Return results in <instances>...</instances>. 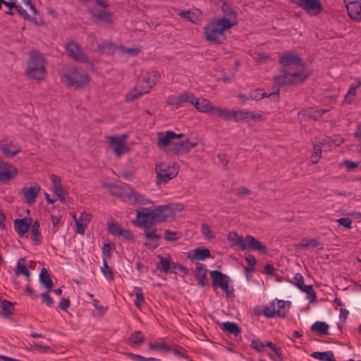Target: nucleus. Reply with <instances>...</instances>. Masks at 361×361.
Instances as JSON below:
<instances>
[{
    "mask_svg": "<svg viewBox=\"0 0 361 361\" xmlns=\"http://www.w3.org/2000/svg\"><path fill=\"white\" fill-rule=\"evenodd\" d=\"M281 74L273 78L276 86L299 85L303 82L310 73L300 57L295 54L287 52L279 59Z\"/></svg>",
    "mask_w": 361,
    "mask_h": 361,
    "instance_id": "1",
    "label": "nucleus"
},
{
    "mask_svg": "<svg viewBox=\"0 0 361 361\" xmlns=\"http://www.w3.org/2000/svg\"><path fill=\"white\" fill-rule=\"evenodd\" d=\"M176 215L175 210L169 204L158 206L154 209L149 208H140L136 209V216L138 218H144L152 220L153 223H161L171 221Z\"/></svg>",
    "mask_w": 361,
    "mask_h": 361,
    "instance_id": "2",
    "label": "nucleus"
},
{
    "mask_svg": "<svg viewBox=\"0 0 361 361\" xmlns=\"http://www.w3.org/2000/svg\"><path fill=\"white\" fill-rule=\"evenodd\" d=\"M232 28V25L226 20L214 18L204 27V34L208 41L221 44L225 40L224 32Z\"/></svg>",
    "mask_w": 361,
    "mask_h": 361,
    "instance_id": "3",
    "label": "nucleus"
},
{
    "mask_svg": "<svg viewBox=\"0 0 361 361\" xmlns=\"http://www.w3.org/2000/svg\"><path fill=\"white\" fill-rule=\"evenodd\" d=\"M46 73L45 61L43 56L37 51L30 52L26 74L29 78L37 80L44 78Z\"/></svg>",
    "mask_w": 361,
    "mask_h": 361,
    "instance_id": "4",
    "label": "nucleus"
},
{
    "mask_svg": "<svg viewBox=\"0 0 361 361\" xmlns=\"http://www.w3.org/2000/svg\"><path fill=\"white\" fill-rule=\"evenodd\" d=\"M62 80L67 86L82 88L89 83L90 77L85 73H80L75 67L68 66L63 68Z\"/></svg>",
    "mask_w": 361,
    "mask_h": 361,
    "instance_id": "5",
    "label": "nucleus"
},
{
    "mask_svg": "<svg viewBox=\"0 0 361 361\" xmlns=\"http://www.w3.org/2000/svg\"><path fill=\"white\" fill-rule=\"evenodd\" d=\"M158 79L159 73L157 71H153L147 73L139 80L137 89L139 88L140 90L137 93L128 94L126 95V99L128 101H133L137 99L140 95L147 93L152 87L156 85Z\"/></svg>",
    "mask_w": 361,
    "mask_h": 361,
    "instance_id": "6",
    "label": "nucleus"
},
{
    "mask_svg": "<svg viewBox=\"0 0 361 361\" xmlns=\"http://www.w3.org/2000/svg\"><path fill=\"white\" fill-rule=\"evenodd\" d=\"M179 166L176 163L169 164L160 162L156 164L157 184H164L176 177L178 173Z\"/></svg>",
    "mask_w": 361,
    "mask_h": 361,
    "instance_id": "7",
    "label": "nucleus"
},
{
    "mask_svg": "<svg viewBox=\"0 0 361 361\" xmlns=\"http://www.w3.org/2000/svg\"><path fill=\"white\" fill-rule=\"evenodd\" d=\"M289 309V302L275 299L269 305L264 307L262 312L267 318H285Z\"/></svg>",
    "mask_w": 361,
    "mask_h": 361,
    "instance_id": "8",
    "label": "nucleus"
},
{
    "mask_svg": "<svg viewBox=\"0 0 361 361\" xmlns=\"http://www.w3.org/2000/svg\"><path fill=\"white\" fill-rule=\"evenodd\" d=\"M212 279V285L214 288H220L226 295L231 296L233 293V288L229 287L230 278L217 270L209 271Z\"/></svg>",
    "mask_w": 361,
    "mask_h": 361,
    "instance_id": "9",
    "label": "nucleus"
},
{
    "mask_svg": "<svg viewBox=\"0 0 361 361\" xmlns=\"http://www.w3.org/2000/svg\"><path fill=\"white\" fill-rule=\"evenodd\" d=\"M127 137V134H123L118 137L107 136L106 137L110 147L114 151L116 157H121L123 154L127 152L128 147L126 144V140Z\"/></svg>",
    "mask_w": 361,
    "mask_h": 361,
    "instance_id": "10",
    "label": "nucleus"
},
{
    "mask_svg": "<svg viewBox=\"0 0 361 361\" xmlns=\"http://www.w3.org/2000/svg\"><path fill=\"white\" fill-rule=\"evenodd\" d=\"M133 223L137 227L144 228V235L147 239L156 241L161 239V236L156 233V229H151L154 224L152 220H147L142 217L138 218L137 216H136V219Z\"/></svg>",
    "mask_w": 361,
    "mask_h": 361,
    "instance_id": "11",
    "label": "nucleus"
},
{
    "mask_svg": "<svg viewBox=\"0 0 361 361\" xmlns=\"http://www.w3.org/2000/svg\"><path fill=\"white\" fill-rule=\"evenodd\" d=\"M66 50L68 56L73 60L80 63H87L88 61L87 54L78 43L75 42H68L66 46Z\"/></svg>",
    "mask_w": 361,
    "mask_h": 361,
    "instance_id": "12",
    "label": "nucleus"
},
{
    "mask_svg": "<svg viewBox=\"0 0 361 361\" xmlns=\"http://www.w3.org/2000/svg\"><path fill=\"white\" fill-rule=\"evenodd\" d=\"M18 169L12 164L0 158V182L7 183L18 174Z\"/></svg>",
    "mask_w": 361,
    "mask_h": 361,
    "instance_id": "13",
    "label": "nucleus"
},
{
    "mask_svg": "<svg viewBox=\"0 0 361 361\" xmlns=\"http://www.w3.org/2000/svg\"><path fill=\"white\" fill-rule=\"evenodd\" d=\"M296 4L312 16H317L323 10L322 4L319 0H297Z\"/></svg>",
    "mask_w": 361,
    "mask_h": 361,
    "instance_id": "14",
    "label": "nucleus"
},
{
    "mask_svg": "<svg viewBox=\"0 0 361 361\" xmlns=\"http://www.w3.org/2000/svg\"><path fill=\"white\" fill-rule=\"evenodd\" d=\"M296 4L312 16H317L323 10L322 4L319 0H297Z\"/></svg>",
    "mask_w": 361,
    "mask_h": 361,
    "instance_id": "15",
    "label": "nucleus"
},
{
    "mask_svg": "<svg viewBox=\"0 0 361 361\" xmlns=\"http://www.w3.org/2000/svg\"><path fill=\"white\" fill-rule=\"evenodd\" d=\"M183 133H176L173 131H166L165 133H158V142L157 145L161 149H166L169 152V149L171 147V143H174L172 142L174 139H179L183 137Z\"/></svg>",
    "mask_w": 361,
    "mask_h": 361,
    "instance_id": "16",
    "label": "nucleus"
},
{
    "mask_svg": "<svg viewBox=\"0 0 361 361\" xmlns=\"http://www.w3.org/2000/svg\"><path fill=\"white\" fill-rule=\"evenodd\" d=\"M197 142H192L189 139L171 143L169 152L179 155L185 154L196 147Z\"/></svg>",
    "mask_w": 361,
    "mask_h": 361,
    "instance_id": "17",
    "label": "nucleus"
},
{
    "mask_svg": "<svg viewBox=\"0 0 361 361\" xmlns=\"http://www.w3.org/2000/svg\"><path fill=\"white\" fill-rule=\"evenodd\" d=\"M193 95L190 92H184L178 96H169L167 99V104L176 109H178L183 106L185 103L192 104Z\"/></svg>",
    "mask_w": 361,
    "mask_h": 361,
    "instance_id": "18",
    "label": "nucleus"
},
{
    "mask_svg": "<svg viewBox=\"0 0 361 361\" xmlns=\"http://www.w3.org/2000/svg\"><path fill=\"white\" fill-rule=\"evenodd\" d=\"M52 185V192L58 197L61 203L66 202L67 192L61 184V178L54 173L50 175Z\"/></svg>",
    "mask_w": 361,
    "mask_h": 361,
    "instance_id": "19",
    "label": "nucleus"
},
{
    "mask_svg": "<svg viewBox=\"0 0 361 361\" xmlns=\"http://www.w3.org/2000/svg\"><path fill=\"white\" fill-rule=\"evenodd\" d=\"M0 149L6 157H14L20 151L21 148L18 144L13 143L12 141L6 142L4 140H0Z\"/></svg>",
    "mask_w": 361,
    "mask_h": 361,
    "instance_id": "20",
    "label": "nucleus"
},
{
    "mask_svg": "<svg viewBox=\"0 0 361 361\" xmlns=\"http://www.w3.org/2000/svg\"><path fill=\"white\" fill-rule=\"evenodd\" d=\"M40 191V186L35 185V186L23 187L20 190V193L24 195L26 203L32 204L35 202L36 197Z\"/></svg>",
    "mask_w": 361,
    "mask_h": 361,
    "instance_id": "21",
    "label": "nucleus"
},
{
    "mask_svg": "<svg viewBox=\"0 0 361 361\" xmlns=\"http://www.w3.org/2000/svg\"><path fill=\"white\" fill-rule=\"evenodd\" d=\"M245 250H258L263 253H266L267 249L259 240H257L252 235H247L245 238Z\"/></svg>",
    "mask_w": 361,
    "mask_h": 361,
    "instance_id": "22",
    "label": "nucleus"
},
{
    "mask_svg": "<svg viewBox=\"0 0 361 361\" xmlns=\"http://www.w3.org/2000/svg\"><path fill=\"white\" fill-rule=\"evenodd\" d=\"M198 111L202 113H210L214 105L210 101L204 98L197 99L193 95L192 102L191 104Z\"/></svg>",
    "mask_w": 361,
    "mask_h": 361,
    "instance_id": "23",
    "label": "nucleus"
},
{
    "mask_svg": "<svg viewBox=\"0 0 361 361\" xmlns=\"http://www.w3.org/2000/svg\"><path fill=\"white\" fill-rule=\"evenodd\" d=\"M221 10L224 13V17L219 18L221 20L228 21L232 25V27L237 25L238 20L236 13L233 10L230 4L226 2L223 3Z\"/></svg>",
    "mask_w": 361,
    "mask_h": 361,
    "instance_id": "24",
    "label": "nucleus"
},
{
    "mask_svg": "<svg viewBox=\"0 0 361 361\" xmlns=\"http://www.w3.org/2000/svg\"><path fill=\"white\" fill-rule=\"evenodd\" d=\"M135 190L131 188H124L114 185L112 188V193L125 201H132Z\"/></svg>",
    "mask_w": 361,
    "mask_h": 361,
    "instance_id": "25",
    "label": "nucleus"
},
{
    "mask_svg": "<svg viewBox=\"0 0 361 361\" xmlns=\"http://www.w3.org/2000/svg\"><path fill=\"white\" fill-rule=\"evenodd\" d=\"M31 224L32 220L30 218L16 219L14 221L15 230L21 236L27 232Z\"/></svg>",
    "mask_w": 361,
    "mask_h": 361,
    "instance_id": "26",
    "label": "nucleus"
},
{
    "mask_svg": "<svg viewBox=\"0 0 361 361\" xmlns=\"http://www.w3.org/2000/svg\"><path fill=\"white\" fill-rule=\"evenodd\" d=\"M195 274L200 286L204 287L207 285L206 265L197 263L196 265Z\"/></svg>",
    "mask_w": 361,
    "mask_h": 361,
    "instance_id": "27",
    "label": "nucleus"
},
{
    "mask_svg": "<svg viewBox=\"0 0 361 361\" xmlns=\"http://www.w3.org/2000/svg\"><path fill=\"white\" fill-rule=\"evenodd\" d=\"M347 12L349 17L356 22H361V3L348 5Z\"/></svg>",
    "mask_w": 361,
    "mask_h": 361,
    "instance_id": "28",
    "label": "nucleus"
},
{
    "mask_svg": "<svg viewBox=\"0 0 361 361\" xmlns=\"http://www.w3.org/2000/svg\"><path fill=\"white\" fill-rule=\"evenodd\" d=\"M211 257V253L207 248H196L193 252L188 253L190 259L204 260Z\"/></svg>",
    "mask_w": 361,
    "mask_h": 361,
    "instance_id": "29",
    "label": "nucleus"
},
{
    "mask_svg": "<svg viewBox=\"0 0 361 361\" xmlns=\"http://www.w3.org/2000/svg\"><path fill=\"white\" fill-rule=\"evenodd\" d=\"M264 97H271L274 100L277 101L279 98V92H273L267 94L266 92L260 90H255L250 92V98L253 100H259Z\"/></svg>",
    "mask_w": 361,
    "mask_h": 361,
    "instance_id": "30",
    "label": "nucleus"
},
{
    "mask_svg": "<svg viewBox=\"0 0 361 361\" xmlns=\"http://www.w3.org/2000/svg\"><path fill=\"white\" fill-rule=\"evenodd\" d=\"M158 257L160 259L159 262L157 265V269L166 274L169 273L173 265V269L176 268V265L171 262V257H164L161 255H159Z\"/></svg>",
    "mask_w": 361,
    "mask_h": 361,
    "instance_id": "31",
    "label": "nucleus"
},
{
    "mask_svg": "<svg viewBox=\"0 0 361 361\" xmlns=\"http://www.w3.org/2000/svg\"><path fill=\"white\" fill-rule=\"evenodd\" d=\"M39 282L48 290L51 291L54 284L46 268H42L39 274Z\"/></svg>",
    "mask_w": 361,
    "mask_h": 361,
    "instance_id": "32",
    "label": "nucleus"
},
{
    "mask_svg": "<svg viewBox=\"0 0 361 361\" xmlns=\"http://www.w3.org/2000/svg\"><path fill=\"white\" fill-rule=\"evenodd\" d=\"M361 86V80L360 79H356L355 82L350 85L348 92L345 95V102L348 104L351 103L354 97L356 94V90Z\"/></svg>",
    "mask_w": 361,
    "mask_h": 361,
    "instance_id": "33",
    "label": "nucleus"
},
{
    "mask_svg": "<svg viewBox=\"0 0 361 361\" xmlns=\"http://www.w3.org/2000/svg\"><path fill=\"white\" fill-rule=\"evenodd\" d=\"M210 113L212 114V115L216 116L224 121L231 120V111H229L226 109H221L214 105L212 110Z\"/></svg>",
    "mask_w": 361,
    "mask_h": 361,
    "instance_id": "34",
    "label": "nucleus"
},
{
    "mask_svg": "<svg viewBox=\"0 0 361 361\" xmlns=\"http://www.w3.org/2000/svg\"><path fill=\"white\" fill-rule=\"evenodd\" d=\"M228 240L233 243L234 245L239 247L242 250H245V248L246 247L245 245V240L236 232L229 233L228 235Z\"/></svg>",
    "mask_w": 361,
    "mask_h": 361,
    "instance_id": "35",
    "label": "nucleus"
},
{
    "mask_svg": "<svg viewBox=\"0 0 361 361\" xmlns=\"http://www.w3.org/2000/svg\"><path fill=\"white\" fill-rule=\"evenodd\" d=\"M228 240L233 243L234 245L239 247L242 250H245V248L246 247L245 245V240L236 232L229 233L228 235Z\"/></svg>",
    "mask_w": 361,
    "mask_h": 361,
    "instance_id": "36",
    "label": "nucleus"
},
{
    "mask_svg": "<svg viewBox=\"0 0 361 361\" xmlns=\"http://www.w3.org/2000/svg\"><path fill=\"white\" fill-rule=\"evenodd\" d=\"M311 356L313 358L318 359L322 361H336L334 353L331 350L326 352H314Z\"/></svg>",
    "mask_w": 361,
    "mask_h": 361,
    "instance_id": "37",
    "label": "nucleus"
},
{
    "mask_svg": "<svg viewBox=\"0 0 361 361\" xmlns=\"http://www.w3.org/2000/svg\"><path fill=\"white\" fill-rule=\"evenodd\" d=\"M311 330L320 335H327L329 334V325L324 322H316L312 325Z\"/></svg>",
    "mask_w": 361,
    "mask_h": 361,
    "instance_id": "38",
    "label": "nucleus"
},
{
    "mask_svg": "<svg viewBox=\"0 0 361 361\" xmlns=\"http://www.w3.org/2000/svg\"><path fill=\"white\" fill-rule=\"evenodd\" d=\"M15 274L16 276L23 275L26 277H30V272L28 270L27 265L25 264V261L23 258H20L17 264L16 269L15 270Z\"/></svg>",
    "mask_w": 361,
    "mask_h": 361,
    "instance_id": "39",
    "label": "nucleus"
},
{
    "mask_svg": "<svg viewBox=\"0 0 361 361\" xmlns=\"http://www.w3.org/2000/svg\"><path fill=\"white\" fill-rule=\"evenodd\" d=\"M39 223L36 221L30 226L31 228V239L35 245L40 243V233H39Z\"/></svg>",
    "mask_w": 361,
    "mask_h": 361,
    "instance_id": "40",
    "label": "nucleus"
},
{
    "mask_svg": "<svg viewBox=\"0 0 361 361\" xmlns=\"http://www.w3.org/2000/svg\"><path fill=\"white\" fill-rule=\"evenodd\" d=\"M222 329L224 331H228L231 334H233L235 336L240 334V328L238 326V324L233 322H224Z\"/></svg>",
    "mask_w": 361,
    "mask_h": 361,
    "instance_id": "41",
    "label": "nucleus"
},
{
    "mask_svg": "<svg viewBox=\"0 0 361 361\" xmlns=\"http://www.w3.org/2000/svg\"><path fill=\"white\" fill-rule=\"evenodd\" d=\"M99 50L106 54H113L118 47H116L114 44L109 43L108 42H103L102 44H99Z\"/></svg>",
    "mask_w": 361,
    "mask_h": 361,
    "instance_id": "42",
    "label": "nucleus"
},
{
    "mask_svg": "<svg viewBox=\"0 0 361 361\" xmlns=\"http://www.w3.org/2000/svg\"><path fill=\"white\" fill-rule=\"evenodd\" d=\"M231 120H234L236 122L246 121H248L249 111H231Z\"/></svg>",
    "mask_w": 361,
    "mask_h": 361,
    "instance_id": "43",
    "label": "nucleus"
},
{
    "mask_svg": "<svg viewBox=\"0 0 361 361\" xmlns=\"http://www.w3.org/2000/svg\"><path fill=\"white\" fill-rule=\"evenodd\" d=\"M13 310V304L5 300L1 303V310L0 313L4 317H8L11 314H12Z\"/></svg>",
    "mask_w": 361,
    "mask_h": 361,
    "instance_id": "44",
    "label": "nucleus"
},
{
    "mask_svg": "<svg viewBox=\"0 0 361 361\" xmlns=\"http://www.w3.org/2000/svg\"><path fill=\"white\" fill-rule=\"evenodd\" d=\"M322 145L319 143L315 144L313 146V152L311 156V161L313 164H317L321 158L322 154Z\"/></svg>",
    "mask_w": 361,
    "mask_h": 361,
    "instance_id": "45",
    "label": "nucleus"
},
{
    "mask_svg": "<svg viewBox=\"0 0 361 361\" xmlns=\"http://www.w3.org/2000/svg\"><path fill=\"white\" fill-rule=\"evenodd\" d=\"M134 289L135 290V295L136 296V300L135 301V305L137 308H140L145 302V298H144V295L142 293V290L140 287H135Z\"/></svg>",
    "mask_w": 361,
    "mask_h": 361,
    "instance_id": "46",
    "label": "nucleus"
},
{
    "mask_svg": "<svg viewBox=\"0 0 361 361\" xmlns=\"http://www.w3.org/2000/svg\"><path fill=\"white\" fill-rule=\"evenodd\" d=\"M129 341L134 345H140L144 341V336L140 331L133 332L129 337Z\"/></svg>",
    "mask_w": 361,
    "mask_h": 361,
    "instance_id": "47",
    "label": "nucleus"
},
{
    "mask_svg": "<svg viewBox=\"0 0 361 361\" xmlns=\"http://www.w3.org/2000/svg\"><path fill=\"white\" fill-rule=\"evenodd\" d=\"M149 348L165 352L171 350V348L166 343L150 342L149 343Z\"/></svg>",
    "mask_w": 361,
    "mask_h": 361,
    "instance_id": "48",
    "label": "nucleus"
},
{
    "mask_svg": "<svg viewBox=\"0 0 361 361\" xmlns=\"http://www.w3.org/2000/svg\"><path fill=\"white\" fill-rule=\"evenodd\" d=\"M319 243L315 239H307L304 238L301 240L300 243L298 244V247L300 249H305L308 247H317Z\"/></svg>",
    "mask_w": 361,
    "mask_h": 361,
    "instance_id": "49",
    "label": "nucleus"
},
{
    "mask_svg": "<svg viewBox=\"0 0 361 361\" xmlns=\"http://www.w3.org/2000/svg\"><path fill=\"white\" fill-rule=\"evenodd\" d=\"M102 271L106 279L111 280L114 279L113 269L108 265L105 258L103 259Z\"/></svg>",
    "mask_w": 361,
    "mask_h": 361,
    "instance_id": "50",
    "label": "nucleus"
},
{
    "mask_svg": "<svg viewBox=\"0 0 361 361\" xmlns=\"http://www.w3.org/2000/svg\"><path fill=\"white\" fill-rule=\"evenodd\" d=\"M97 19L104 21L107 23L111 22L112 13L109 11H101L95 14Z\"/></svg>",
    "mask_w": 361,
    "mask_h": 361,
    "instance_id": "51",
    "label": "nucleus"
},
{
    "mask_svg": "<svg viewBox=\"0 0 361 361\" xmlns=\"http://www.w3.org/2000/svg\"><path fill=\"white\" fill-rule=\"evenodd\" d=\"M132 201L142 205L152 203V201L145 198L142 195L137 193L135 191L134 192L133 198Z\"/></svg>",
    "mask_w": 361,
    "mask_h": 361,
    "instance_id": "52",
    "label": "nucleus"
},
{
    "mask_svg": "<svg viewBox=\"0 0 361 361\" xmlns=\"http://www.w3.org/2000/svg\"><path fill=\"white\" fill-rule=\"evenodd\" d=\"M268 355L274 361H282L283 360L282 350L279 347L271 350V352Z\"/></svg>",
    "mask_w": 361,
    "mask_h": 361,
    "instance_id": "53",
    "label": "nucleus"
},
{
    "mask_svg": "<svg viewBox=\"0 0 361 361\" xmlns=\"http://www.w3.org/2000/svg\"><path fill=\"white\" fill-rule=\"evenodd\" d=\"M121 226L117 222L108 223V232L112 235H118Z\"/></svg>",
    "mask_w": 361,
    "mask_h": 361,
    "instance_id": "54",
    "label": "nucleus"
},
{
    "mask_svg": "<svg viewBox=\"0 0 361 361\" xmlns=\"http://www.w3.org/2000/svg\"><path fill=\"white\" fill-rule=\"evenodd\" d=\"M128 356L135 361H161L159 359L157 358L145 357L142 355L133 354L132 353H128Z\"/></svg>",
    "mask_w": 361,
    "mask_h": 361,
    "instance_id": "55",
    "label": "nucleus"
},
{
    "mask_svg": "<svg viewBox=\"0 0 361 361\" xmlns=\"http://www.w3.org/2000/svg\"><path fill=\"white\" fill-rule=\"evenodd\" d=\"M201 233L207 239H212L214 238V233L210 230L209 226L206 224H202Z\"/></svg>",
    "mask_w": 361,
    "mask_h": 361,
    "instance_id": "56",
    "label": "nucleus"
},
{
    "mask_svg": "<svg viewBox=\"0 0 361 361\" xmlns=\"http://www.w3.org/2000/svg\"><path fill=\"white\" fill-rule=\"evenodd\" d=\"M164 238L167 241L173 242L179 238L178 233L170 230H166L164 232Z\"/></svg>",
    "mask_w": 361,
    "mask_h": 361,
    "instance_id": "57",
    "label": "nucleus"
},
{
    "mask_svg": "<svg viewBox=\"0 0 361 361\" xmlns=\"http://www.w3.org/2000/svg\"><path fill=\"white\" fill-rule=\"evenodd\" d=\"M50 291H47L41 294L42 303L47 305L48 307H51L54 304V300L49 295Z\"/></svg>",
    "mask_w": 361,
    "mask_h": 361,
    "instance_id": "58",
    "label": "nucleus"
},
{
    "mask_svg": "<svg viewBox=\"0 0 361 361\" xmlns=\"http://www.w3.org/2000/svg\"><path fill=\"white\" fill-rule=\"evenodd\" d=\"M250 347L257 352H262L264 349V343L257 339H252L251 341Z\"/></svg>",
    "mask_w": 361,
    "mask_h": 361,
    "instance_id": "59",
    "label": "nucleus"
},
{
    "mask_svg": "<svg viewBox=\"0 0 361 361\" xmlns=\"http://www.w3.org/2000/svg\"><path fill=\"white\" fill-rule=\"evenodd\" d=\"M248 121L252 120L255 122L262 121L266 119L264 114H255L252 111H249Z\"/></svg>",
    "mask_w": 361,
    "mask_h": 361,
    "instance_id": "60",
    "label": "nucleus"
},
{
    "mask_svg": "<svg viewBox=\"0 0 361 361\" xmlns=\"http://www.w3.org/2000/svg\"><path fill=\"white\" fill-rule=\"evenodd\" d=\"M118 49L123 53V54H128L133 56H135L139 54L140 49L137 48H126L123 46L118 47Z\"/></svg>",
    "mask_w": 361,
    "mask_h": 361,
    "instance_id": "61",
    "label": "nucleus"
},
{
    "mask_svg": "<svg viewBox=\"0 0 361 361\" xmlns=\"http://www.w3.org/2000/svg\"><path fill=\"white\" fill-rule=\"evenodd\" d=\"M337 222L340 226H342L348 229L352 228V220L350 218H341L337 219Z\"/></svg>",
    "mask_w": 361,
    "mask_h": 361,
    "instance_id": "62",
    "label": "nucleus"
},
{
    "mask_svg": "<svg viewBox=\"0 0 361 361\" xmlns=\"http://www.w3.org/2000/svg\"><path fill=\"white\" fill-rule=\"evenodd\" d=\"M319 143L321 144L322 147H325L326 146H327L329 148L339 145L338 142H336V141L329 137L324 139L322 142Z\"/></svg>",
    "mask_w": 361,
    "mask_h": 361,
    "instance_id": "63",
    "label": "nucleus"
},
{
    "mask_svg": "<svg viewBox=\"0 0 361 361\" xmlns=\"http://www.w3.org/2000/svg\"><path fill=\"white\" fill-rule=\"evenodd\" d=\"M294 280L295 281V285L300 289L302 286H305L304 284V277L301 274L297 273L294 276Z\"/></svg>",
    "mask_w": 361,
    "mask_h": 361,
    "instance_id": "64",
    "label": "nucleus"
}]
</instances>
